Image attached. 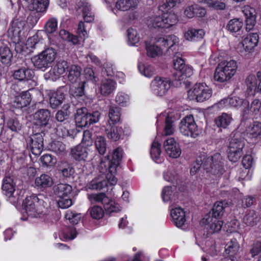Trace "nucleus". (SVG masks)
I'll use <instances>...</instances> for the list:
<instances>
[{"instance_id":"680f3d73","label":"nucleus","mask_w":261,"mask_h":261,"mask_svg":"<svg viewBox=\"0 0 261 261\" xmlns=\"http://www.w3.org/2000/svg\"><path fill=\"white\" fill-rule=\"evenodd\" d=\"M104 207L107 213L111 214L114 212H118L120 211V206L118 204H116L114 201L110 200L105 202Z\"/></svg>"},{"instance_id":"c756f323","label":"nucleus","mask_w":261,"mask_h":261,"mask_svg":"<svg viewBox=\"0 0 261 261\" xmlns=\"http://www.w3.org/2000/svg\"><path fill=\"white\" fill-rule=\"evenodd\" d=\"M49 5V0H33L28 6L29 9L36 12H45Z\"/></svg>"},{"instance_id":"f8f14e48","label":"nucleus","mask_w":261,"mask_h":261,"mask_svg":"<svg viewBox=\"0 0 261 261\" xmlns=\"http://www.w3.org/2000/svg\"><path fill=\"white\" fill-rule=\"evenodd\" d=\"M172 83L173 82L168 78L156 76L151 82L150 88L155 95L163 96L169 90Z\"/></svg>"},{"instance_id":"69168bd1","label":"nucleus","mask_w":261,"mask_h":261,"mask_svg":"<svg viewBox=\"0 0 261 261\" xmlns=\"http://www.w3.org/2000/svg\"><path fill=\"white\" fill-rule=\"evenodd\" d=\"M65 217L72 224H77L81 220V214H76L71 211H68Z\"/></svg>"},{"instance_id":"a211bd4d","label":"nucleus","mask_w":261,"mask_h":261,"mask_svg":"<svg viewBox=\"0 0 261 261\" xmlns=\"http://www.w3.org/2000/svg\"><path fill=\"white\" fill-rule=\"evenodd\" d=\"M220 103L229 105L230 107H240L244 112L248 111L249 102L246 99H242L238 97H233L225 98L220 101Z\"/></svg>"},{"instance_id":"37998d69","label":"nucleus","mask_w":261,"mask_h":261,"mask_svg":"<svg viewBox=\"0 0 261 261\" xmlns=\"http://www.w3.org/2000/svg\"><path fill=\"white\" fill-rule=\"evenodd\" d=\"M257 82L256 76L254 74H250L246 77L245 83L249 93L253 94L256 91Z\"/></svg>"},{"instance_id":"49530a36","label":"nucleus","mask_w":261,"mask_h":261,"mask_svg":"<svg viewBox=\"0 0 261 261\" xmlns=\"http://www.w3.org/2000/svg\"><path fill=\"white\" fill-rule=\"evenodd\" d=\"M232 119L230 115L224 113L216 119L215 123L218 127L226 128L230 123Z\"/></svg>"},{"instance_id":"20e7f679","label":"nucleus","mask_w":261,"mask_h":261,"mask_svg":"<svg viewBox=\"0 0 261 261\" xmlns=\"http://www.w3.org/2000/svg\"><path fill=\"white\" fill-rule=\"evenodd\" d=\"M237 68L238 63L236 60H224L217 67L214 78L220 83L227 81L235 74Z\"/></svg>"},{"instance_id":"6e6d98bb","label":"nucleus","mask_w":261,"mask_h":261,"mask_svg":"<svg viewBox=\"0 0 261 261\" xmlns=\"http://www.w3.org/2000/svg\"><path fill=\"white\" fill-rule=\"evenodd\" d=\"M127 33L128 42L130 45H135L139 41L140 37L135 29L129 28L127 30Z\"/></svg>"},{"instance_id":"774afa93","label":"nucleus","mask_w":261,"mask_h":261,"mask_svg":"<svg viewBox=\"0 0 261 261\" xmlns=\"http://www.w3.org/2000/svg\"><path fill=\"white\" fill-rule=\"evenodd\" d=\"M68 63L64 60L58 62L54 66L56 71L60 76L65 73L66 70L68 68Z\"/></svg>"},{"instance_id":"6e6552de","label":"nucleus","mask_w":261,"mask_h":261,"mask_svg":"<svg viewBox=\"0 0 261 261\" xmlns=\"http://www.w3.org/2000/svg\"><path fill=\"white\" fill-rule=\"evenodd\" d=\"M174 69L175 71L172 74L173 80L185 83V80L193 74L191 67L186 65L185 61L181 58H177L174 60Z\"/></svg>"},{"instance_id":"5fc2aeb1","label":"nucleus","mask_w":261,"mask_h":261,"mask_svg":"<svg viewBox=\"0 0 261 261\" xmlns=\"http://www.w3.org/2000/svg\"><path fill=\"white\" fill-rule=\"evenodd\" d=\"M244 222L248 226H253L257 224L258 218L256 214L254 212H250L245 215L243 219Z\"/></svg>"},{"instance_id":"8fccbe9b","label":"nucleus","mask_w":261,"mask_h":261,"mask_svg":"<svg viewBox=\"0 0 261 261\" xmlns=\"http://www.w3.org/2000/svg\"><path fill=\"white\" fill-rule=\"evenodd\" d=\"M50 149L58 156H63L66 152L65 145L60 141L53 142L50 145Z\"/></svg>"},{"instance_id":"ea45409f","label":"nucleus","mask_w":261,"mask_h":261,"mask_svg":"<svg viewBox=\"0 0 261 261\" xmlns=\"http://www.w3.org/2000/svg\"><path fill=\"white\" fill-rule=\"evenodd\" d=\"M15 184L11 177H6L4 179L2 189L6 195L11 197L15 190Z\"/></svg>"},{"instance_id":"e2e57ef3","label":"nucleus","mask_w":261,"mask_h":261,"mask_svg":"<svg viewBox=\"0 0 261 261\" xmlns=\"http://www.w3.org/2000/svg\"><path fill=\"white\" fill-rule=\"evenodd\" d=\"M88 198L92 202H101L103 204L105 203V202L109 201L108 198L106 197L105 194L103 193L90 194L88 196Z\"/></svg>"},{"instance_id":"4c0bfd02","label":"nucleus","mask_w":261,"mask_h":261,"mask_svg":"<svg viewBox=\"0 0 261 261\" xmlns=\"http://www.w3.org/2000/svg\"><path fill=\"white\" fill-rule=\"evenodd\" d=\"M227 205V202L225 201L215 202L211 212L212 217L215 219L221 218L224 214L225 208Z\"/></svg>"},{"instance_id":"864d4df0","label":"nucleus","mask_w":261,"mask_h":261,"mask_svg":"<svg viewBox=\"0 0 261 261\" xmlns=\"http://www.w3.org/2000/svg\"><path fill=\"white\" fill-rule=\"evenodd\" d=\"M57 25L58 21L56 18L52 17L49 18L44 26L45 32L48 34L54 33L57 30Z\"/></svg>"},{"instance_id":"a19ab883","label":"nucleus","mask_w":261,"mask_h":261,"mask_svg":"<svg viewBox=\"0 0 261 261\" xmlns=\"http://www.w3.org/2000/svg\"><path fill=\"white\" fill-rule=\"evenodd\" d=\"M35 184L41 188L50 187L53 185V180L48 175L43 174L35 179Z\"/></svg>"},{"instance_id":"e433bc0d","label":"nucleus","mask_w":261,"mask_h":261,"mask_svg":"<svg viewBox=\"0 0 261 261\" xmlns=\"http://www.w3.org/2000/svg\"><path fill=\"white\" fill-rule=\"evenodd\" d=\"M116 88V83L112 80H105L101 83L100 93L103 96H108L112 93Z\"/></svg>"},{"instance_id":"f257e3e1","label":"nucleus","mask_w":261,"mask_h":261,"mask_svg":"<svg viewBox=\"0 0 261 261\" xmlns=\"http://www.w3.org/2000/svg\"><path fill=\"white\" fill-rule=\"evenodd\" d=\"M223 165L224 160L220 153H216L211 156L201 153L193 163L190 173L192 175H195L202 168L206 172L217 177L224 171Z\"/></svg>"},{"instance_id":"2eb2a0df","label":"nucleus","mask_w":261,"mask_h":261,"mask_svg":"<svg viewBox=\"0 0 261 261\" xmlns=\"http://www.w3.org/2000/svg\"><path fill=\"white\" fill-rule=\"evenodd\" d=\"M50 112L47 109H40L33 114L34 123L40 129L44 128L49 125Z\"/></svg>"},{"instance_id":"09e8293b","label":"nucleus","mask_w":261,"mask_h":261,"mask_svg":"<svg viewBox=\"0 0 261 261\" xmlns=\"http://www.w3.org/2000/svg\"><path fill=\"white\" fill-rule=\"evenodd\" d=\"M95 146L96 150L100 154H104L106 153L107 148L106 138L100 136L97 137L95 140Z\"/></svg>"},{"instance_id":"473e14b6","label":"nucleus","mask_w":261,"mask_h":261,"mask_svg":"<svg viewBox=\"0 0 261 261\" xmlns=\"http://www.w3.org/2000/svg\"><path fill=\"white\" fill-rule=\"evenodd\" d=\"M204 32L202 29L190 28L185 33L184 37L189 41H198L203 38Z\"/></svg>"},{"instance_id":"de8ad7c7","label":"nucleus","mask_w":261,"mask_h":261,"mask_svg":"<svg viewBox=\"0 0 261 261\" xmlns=\"http://www.w3.org/2000/svg\"><path fill=\"white\" fill-rule=\"evenodd\" d=\"M162 196L164 202L170 201L171 202H173L177 198V195L175 193H173L172 188L169 186L166 187L163 189Z\"/></svg>"},{"instance_id":"338daca9","label":"nucleus","mask_w":261,"mask_h":261,"mask_svg":"<svg viewBox=\"0 0 261 261\" xmlns=\"http://www.w3.org/2000/svg\"><path fill=\"white\" fill-rule=\"evenodd\" d=\"M90 213L93 219H99L103 216L104 211L101 207L94 206L90 210Z\"/></svg>"},{"instance_id":"dca6fc26","label":"nucleus","mask_w":261,"mask_h":261,"mask_svg":"<svg viewBox=\"0 0 261 261\" xmlns=\"http://www.w3.org/2000/svg\"><path fill=\"white\" fill-rule=\"evenodd\" d=\"M164 147L167 154L172 158H178L181 152L179 144L173 138H170L164 142Z\"/></svg>"},{"instance_id":"39448f33","label":"nucleus","mask_w":261,"mask_h":261,"mask_svg":"<svg viewBox=\"0 0 261 261\" xmlns=\"http://www.w3.org/2000/svg\"><path fill=\"white\" fill-rule=\"evenodd\" d=\"M177 15L172 13H164L161 15L149 16L146 24L150 28H169L178 22Z\"/></svg>"},{"instance_id":"aec40b11","label":"nucleus","mask_w":261,"mask_h":261,"mask_svg":"<svg viewBox=\"0 0 261 261\" xmlns=\"http://www.w3.org/2000/svg\"><path fill=\"white\" fill-rule=\"evenodd\" d=\"M242 12L246 18V29L250 30L256 23V11L254 8L247 6L243 8Z\"/></svg>"},{"instance_id":"4468645a","label":"nucleus","mask_w":261,"mask_h":261,"mask_svg":"<svg viewBox=\"0 0 261 261\" xmlns=\"http://www.w3.org/2000/svg\"><path fill=\"white\" fill-rule=\"evenodd\" d=\"M43 130L41 133H36L32 135L29 140L30 148L33 154L35 155L40 154L43 149Z\"/></svg>"},{"instance_id":"7ed1b4c3","label":"nucleus","mask_w":261,"mask_h":261,"mask_svg":"<svg viewBox=\"0 0 261 261\" xmlns=\"http://www.w3.org/2000/svg\"><path fill=\"white\" fill-rule=\"evenodd\" d=\"M227 150V156L232 162H237L244 154L243 149L245 140L242 133L239 132L232 134Z\"/></svg>"},{"instance_id":"603ef678","label":"nucleus","mask_w":261,"mask_h":261,"mask_svg":"<svg viewBox=\"0 0 261 261\" xmlns=\"http://www.w3.org/2000/svg\"><path fill=\"white\" fill-rule=\"evenodd\" d=\"M160 45H149L146 46L147 54L148 56L154 58L163 54V48L159 47Z\"/></svg>"},{"instance_id":"6ab92c4d","label":"nucleus","mask_w":261,"mask_h":261,"mask_svg":"<svg viewBox=\"0 0 261 261\" xmlns=\"http://www.w3.org/2000/svg\"><path fill=\"white\" fill-rule=\"evenodd\" d=\"M108 183L111 185H113L109 181L107 178V174L106 177L98 176L87 184L86 188L91 190H101L107 187Z\"/></svg>"},{"instance_id":"13d9d810","label":"nucleus","mask_w":261,"mask_h":261,"mask_svg":"<svg viewBox=\"0 0 261 261\" xmlns=\"http://www.w3.org/2000/svg\"><path fill=\"white\" fill-rule=\"evenodd\" d=\"M174 132V127L173 124V120L172 118L168 116L165 119V125L164 128V134L166 136L171 135Z\"/></svg>"},{"instance_id":"052dcab7","label":"nucleus","mask_w":261,"mask_h":261,"mask_svg":"<svg viewBox=\"0 0 261 261\" xmlns=\"http://www.w3.org/2000/svg\"><path fill=\"white\" fill-rule=\"evenodd\" d=\"M104 207L107 213L111 214L114 212H118L120 211V206L118 204H116L114 201L110 200L105 202Z\"/></svg>"},{"instance_id":"7c9ffc66","label":"nucleus","mask_w":261,"mask_h":261,"mask_svg":"<svg viewBox=\"0 0 261 261\" xmlns=\"http://www.w3.org/2000/svg\"><path fill=\"white\" fill-rule=\"evenodd\" d=\"M82 69L79 66L75 65H71L68 70V80L72 83L74 84L79 82L80 80Z\"/></svg>"},{"instance_id":"4be33fe9","label":"nucleus","mask_w":261,"mask_h":261,"mask_svg":"<svg viewBox=\"0 0 261 261\" xmlns=\"http://www.w3.org/2000/svg\"><path fill=\"white\" fill-rule=\"evenodd\" d=\"M170 215L174 224L178 227L184 225L186 222L185 212L179 207L171 209Z\"/></svg>"},{"instance_id":"412c9836","label":"nucleus","mask_w":261,"mask_h":261,"mask_svg":"<svg viewBox=\"0 0 261 261\" xmlns=\"http://www.w3.org/2000/svg\"><path fill=\"white\" fill-rule=\"evenodd\" d=\"M31 101L30 93L28 91H24L15 97L12 103V106L17 109H22L28 106Z\"/></svg>"},{"instance_id":"f3484780","label":"nucleus","mask_w":261,"mask_h":261,"mask_svg":"<svg viewBox=\"0 0 261 261\" xmlns=\"http://www.w3.org/2000/svg\"><path fill=\"white\" fill-rule=\"evenodd\" d=\"M77 10H80L83 13L85 21L91 22L94 20V15L91 12V5L86 1H80L76 5Z\"/></svg>"},{"instance_id":"58836bf2","label":"nucleus","mask_w":261,"mask_h":261,"mask_svg":"<svg viewBox=\"0 0 261 261\" xmlns=\"http://www.w3.org/2000/svg\"><path fill=\"white\" fill-rule=\"evenodd\" d=\"M244 26V23L240 18H234L230 20L227 23L226 28L232 33H240Z\"/></svg>"},{"instance_id":"4d7b16f0","label":"nucleus","mask_w":261,"mask_h":261,"mask_svg":"<svg viewBox=\"0 0 261 261\" xmlns=\"http://www.w3.org/2000/svg\"><path fill=\"white\" fill-rule=\"evenodd\" d=\"M248 135L251 138H257L261 135V123L254 122L248 131Z\"/></svg>"},{"instance_id":"0eeeda50","label":"nucleus","mask_w":261,"mask_h":261,"mask_svg":"<svg viewBox=\"0 0 261 261\" xmlns=\"http://www.w3.org/2000/svg\"><path fill=\"white\" fill-rule=\"evenodd\" d=\"M56 54L55 49L48 47L38 55L34 56L31 60L36 68L44 71L54 62Z\"/></svg>"},{"instance_id":"c9c22d12","label":"nucleus","mask_w":261,"mask_h":261,"mask_svg":"<svg viewBox=\"0 0 261 261\" xmlns=\"http://www.w3.org/2000/svg\"><path fill=\"white\" fill-rule=\"evenodd\" d=\"M87 82L84 80L79 82L77 84L72 86L69 90V93L74 97H81L85 94V88Z\"/></svg>"},{"instance_id":"c85d7f7f","label":"nucleus","mask_w":261,"mask_h":261,"mask_svg":"<svg viewBox=\"0 0 261 261\" xmlns=\"http://www.w3.org/2000/svg\"><path fill=\"white\" fill-rule=\"evenodd\" d=\"M212 222L210 225V229L211 233H214L219 231L222 226L223 222L222 221L218 220L215 219L213 221V218L211 217L210 215H206L201 221V223L203 225H206Z\"/></svg>"},{"instance_id":"9d476101","label":"nucleus","mask_w":261,"mask_h":261,"mask_svg":"<svg viewBox=\"0 0 261 261\" xmlns=\"http://www.w3.org/2000/svg\"><path fill=\"white\" fill-rule=\"evenodd\" d=\"M180 133L186 136L195 138L201 133V129L197 126L192 115L187 116L182 119L180 123Z\"/></svg>"},{"instance_id":"cd10ccee","label":"nucleus","mask_w":261,"mask_h":261,"mask_svg":"<svg viewBox=\"0 0 261 261\" xmlns=\"http://www.w3.org/2000/svg\"><path fill=\"white\" fill-rule=\"evenodd\" d=\"M258 42V35L257 33H252L243 40L242 45L246 51H250L257 45Z\"/></svg>"},{"instance_id":"a878e982","label":"nucleus","mask_w":261,"mask_h":261,"mask_svg":"<svg viewBox=\"0 0 261 261\" xmlns=\"http://www.w3.org/2000/svg\"><path fill=\"white\" fill-rule=\"evenodd\" d=\"M48 96L50 106L53 109L58 108L65 98L64 93L60 90L50 92Z\"/></svg>"},{"instance_id":"423d86ee","label":"nucleus","mask_w":261,"mask_h":261,"mask_svg":"<svg viewBox=\"0 0 261 261\" xmlns=\"http://www.w3.org/2000/svg\"><path fill=\"white\" fill-rule=\"evenodd\" d=\"M100 113L95 111L88 113L85 107L77 109L74 116L75 122L77 127H89L91 124L97 122L100 119Z\"/></svg>"},{"instance_id":"3c124183","label":"nucleus","mask_w":261,"mask_h":261,"mask_svg":"<svg viewBox=\"0 0 261 261\" xmlns=\"http://www.w3.org/2000/svg\"><path fill=\"white\" fill-rule=\"evenodd\" d=\"M7 125L12 131L15 132L20 130L22 126V124L15 116H13L8 119Z\"/></svg>"},{"instance_id":"5701e85b","label":"nucleus","mask_w":261,"mask_h":261,"mask_svg":"<svg viewBox=\"0 0 261 261\" xmlns=\"http://www.w3.org/2000/svg\"><path fill=\"white\" fill-rule=\"evenodd\" d=\"M106 133L107 137L114 141L120 139L123 134V130L121 127L116 126L114 124L111 125L108 121L106 128Z\"/></svg>"},{"instance_id":"9b49d317","label":"nucleus","mask_w":261,"mask_h":261,"mask_svg":"<svg viewBox=\"0 0 261 261\" xmlns=\"http://www.w3.org/2000/svg\"><path fill=\"white\" fill-rule=\"evenodd\" d=\"M212 90L202 83L196 84L188 92V95L191 99L197 102H203L212 96Z\"/></svg>"},{"instance_id":"72a5a7b5","label":"nucleus","mask_w":261,"mask_h":261,"mask_svg":"<svg viewBox=\"0 0 261 261\" xmlns=\"http://www.w3.org/2000/svg\"><path fill=\"white\" fill-rule=\"evenodd\" d=\"M137 5V0H118L115 7L119 10L125 11L135 9Z\"/></svg>"},{"instance_id":"79ce46f5","label":"nucleus","mask_w":261,"mask_h":261,"mask_svg":"<svg viewBox=\"0 0 261 261\" xmlns=\"http://www.w3.org/2000/svg\"><path fill=\"white\" fill-rule=\"evenodd\" d=\"M12 56V52L8 46L3 45L0 47V60L3 64H10Z\"/></svg>"},{"instance_id":"1a4fd4ad","label":"nucleus","mask_w":261,"mask_h":261,"mask_svg":"<svg viewBox=\"0 0 261 261\" xmlns=\"http://www.w3.org/2000/svg\"><path fill=\"white\" fill-rule=\"evenodd\" d=\"M25 24V21L22 19L14 18L11 22V25L8 30V36L13 39V42H17L16 44L15 49L17 53H21L22 48L19 47L18 43L20 40L21 33Z\"/></svg>"},{"instance_id":"f03ea898","label":"nucleus","mask_w":261,"mask_h":261,"mask_svg":"<svg viewBox=\"0 0 261 261\" xmlns=\"http://www.w3.org/2000/svg\"><path fill=\"white\" fill-rule=\"evenodd\" d=\"M123 156V150L120 147L114 149L112 154V160L109 161L108 159L107 164L106 162L101 161L100 164V168L105 167V170L107 172V178L110 183L112 185H116L117 182V178L115 177L117 173V168L120 164Z\"/></svg>"},{"instance_id":"0e129e2a","label":"nucleus","mask_w":261,"mask_h":261,"mask_svg":"<svg viewBox=\"0 0 261 261\" xmlns=\"http://www.w3.org/2000/svg\"><path fill=\"white\" fill-rule=\"evenodd\" d=\"M40 160L42 163L46 166H54L57 162L56 159L49 154H45L43 155Z\"/></svg>"},{"instance_id":"c03bdc74","label":"nucleus","mask_w":261,"mask_h":261,"mask_svg":"<svg viewBox=\"0 0 261 261\" xmlns=\"http://www.w3.org/2000/svg\"><path fill=\"white\" fill-rule=\"evenodd\" d=\"M108 116L113 124L119 122L121 117L120 108L117 107L111 106L109 108Z\"/></svg>"},{"instance_id":"bf43d9fd","label":"nucleus","mask_w":261,"mask_h":261,"mask_svg":"<svg viewBox=\"0 0 261 261\" xmlns=\"http://www.w3.org/2000/svg\"><path fill=\"white\" fill-rule=\"evenodd\" d=\"M104 207L107 213L111 214L114 212H118L120 211V206L118 204H116L114 201L110 200L105 202Z\"/></svg>"},{"instance_id":"2f4dec72","label":"nucleus","mask_w":261,"mask_h":261,"mask_svg":"<svg viewBox=\"0 0 261 261\" xmlns=\"http://www.w3.org/2000/svg\"><path fill=\"white\" fill-rule=\"evenodd\" d=\"M240 246L236 239H231L227 243L225 246V252L228 254L232 261H238L236 258H234V256L236 255L239 252Z\"/></svg>"},{"instance_id":"393cba45","label":"nucleus","mask_w":261,"mask_h":261,"mask_svg":"<svg viewBox=\"0 0 261 261\" xmlns=\"http://www.w3.org/2000/svg\"><path fill=\"white\" fill-rule=\"evenodd\" d=\"M90 150L81 145H77L71 150L72 156L76 160L87 161L89 159Z\"/></svg>"},{"instance_id":"f704fd0d","label":"nucleus","mask_w":261,"mask_h":261,"mask_svg":"<svg viewBox=\"0 0 261 261\" xmlns=\"http://www.w3.org/2000/svg\"><path fill=\"white\" fill-rule=\"evenodd\" d=\"M54 193L58 197H67L72 191L71 186L66 184H59L53 188Z\"/></svg>"},{"instance_id":"bb28decb","label":"nucleus","mask_w":261,"mask_h":261,"mask_svg":"<svg viewBox=\"0 0 261 261\" xmlns=\"http://www.w3.org/2000/svg\"><path fill=\"white\" fill-rule=\"evenodd\" d=\"M178 38L173 35H167L159 37L156 43H158L162 47L169 49L173 47L178 42Z\"/></svg>"},{"instance_id":"a18cd8bd","label":"nucleus","mask_w":261,"mask_h":261,"mask_svg":"<svg viewBox=\"0 0 261 261\" xmlns=\"http://www.w3.org/2000/svg\"><path fill=\"white\" fill-rule=\"evenodd\" d=\"M161 144L158 142H153L150 149V155L153 160L159 163L162 162L160 159L161 153Z\"/></svg>"},{"instance_id":"b1692460","label":"nucleus","mask_w":261,"mask_h":261,"mask_svg":"<svg viewBox=\"0 0 261 261\" xmlns=\"http://www.w3.org/2000/svg\"><path fill=\"white\" fill-rule=\"evenodd\" d=\"M34 76V71L28 68L21 67L14 71L13 77L17 80L29 81Z\"/></svg>"},{"instance_id":"ddd939ff","label":"nucleus","mask_w":261,"mask_h":261,"mask_svg":"<svg viewBox=\"0 0 261 261\" xmlns=\"http://www.w3.org/2000/svg\"><path fill=\"white\" fill-rule=\"evenodd\" d=\"M38 198L35 195L27 196L23 201L22 207L27 214L31 217H37L41 214L38 208Z\"/></svg>"}]
</instances>
